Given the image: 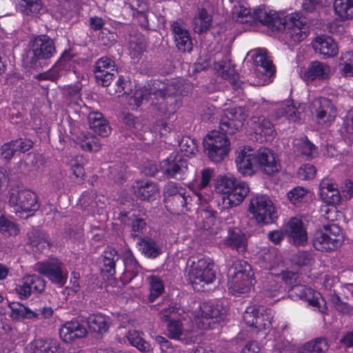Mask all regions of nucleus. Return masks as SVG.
Instances as JSON below:
<instances>
[{"mask_svg":"<svg viewBox=\"0 0 353 353\" xmlns=\"http://www.w3.org/2000/svg\"><path fill=\"white\" fill-rule=\"evenodd\" d=\"M214 266L213 261L209 257L202 256L192 261L188 274V280L194 290L199 291L197 285L203 287L214 281L216 271L214 270Z\"/></svg>","mask_w":353,"mask_h":353,"instance_id":"6","label":"nucleus"},{"mask_svg":"<svg viewBox=\"0 0 353 353\" xmlns=\"http://www.w3.org/2000/svg\"><path fill=\"white\" fill-rule=\"evenodd\" d=\"M96 194L93 190L85 191L79 199V205L84 210H92L96 206Z\"/></svg>","mask_w":353,"mask_h":353,"instance_id":"53","label":"nucleus"},{"mask_svg":"<svg viewBox=\"0 0 353 353\" xmlns=\"http://www.w3.org/2000/svg\"><path fill=\"white\" fill-rule=\"evenodd\" d=\"M179 146L181 151L187 156L194 154L197 150L194 140L189 137L183 138L180 142Z\"/></svg>","mask_w":353,"mask_h":353,"instance_id":"64","label":"nucleus"},{"mask_svg":"<svg viewBox=\"0 0 353 353\" xmlns=\"http://www.w3.org/2000/svg\"><path fill=\"white\" fill-rule=\"evenodd\" d=\"M314 260L312 254L307 251H299L294 254L291 258V262L293 265L302 268L310 266Z\"/></svg>","mask_w":353,"mask_h":353,"instance_id":"49","label":"nucleus"},{"mask_svg":"<svg viewBox=\"0 0 353 353\" xmlns=\"http://www.w3.org/2000/svg\"><path fill=\"white\" fill-rule=\"evenodd\" d=\"M90 128L102 137H107L110 130V126L106 123L101 114L99 112L90 113L88 117Z\"/></svg>","mask_w":353,"mask_h":353,"instance_id":"36","label":"nucleus"},{"mask_svg":"<svg viewBox=\"0 0 353 353\" xmlns=\"http://www.w3.org/2000/svg\"><path fill=\"white\" fill-rule=\"evenodd\" d=\"M171 30L178 50L183 52H191L193 46L192 39L189 31L183 27L181 21H173L171 23Z\"/></svg>","mask_w":353,"mask_h":353,"instance_id":"22","label":"nucleus"},{"mask_svg":"<svg viewBox=\"0 0 353 353\" xmlns=\"http://www.w3.org/2000/svg\"><path fill=\"white\" fill-rule=\"evenodd\" d=\"M20 11L26 15L37 16L44 10L41 0H20Z\"/></svg>","mask_w":353,"mask_h":353,"instance_id":"41","label":"nucleus"},{"mask_svg":"<svg viewBox=\"0 0 353 353\" xmlns=\"http://www.w3.org/2000/svg\"><path fill=\"white\" fill-rule=\"evenodd\" d=\"M34 353H63L60 343L52 338H39L32 342Z\"/></svg>","mask_w":353,"mask_h":353,"instance_id":"29","label":"nucleus"},{"mask_svg":"<svg viewBox=\"0 0 353 353\" xmlns=\"http://www.w3.org/2000/svg\"><path fill=\"white\" fill-rule=\"evenodd\" d=\"M288 233L296 245H303L307 242V232L303 228L302 221L299 219L292 218L290 220L288 225Z\"/></svg>","mask_w":353,"mask_h":353,"instance_id":"27","label":"nucleus"},{"mask_svg":"<svg viewBox=\"0 0 353 353\" xmlns=\"http://www.w3.org/2000/svg\"><path fill=\"white\" fill-rule=\"evenodd\" d=\"M249 212L258 223L268 224L277 218L272 200L265 194H256L251 198Z\"/></svg>","mask_w":353,"mask_h":353,"instance_id":"8","label":"nucleus"},{"mask_svg":"<svg viewBox=\"0 0 353 353\" xmlns=\"http://www.w3.org/2000/svg\"><path fill=\"white\" fill-rule=\"evenodd\" d=\"M9 203L25 212L34 213L39 208L37 194L29 190L12 192L10 194Z\"/></svg>","mask_w":353,"mask_h":353,"instance_id":"15","label":"nucleus"},{"mask_svg":"<svg viewBox=\"0 0 353 353\" xmlns=\"http://www.w3.org/2000/svg\"><path fill=\"white\" fill-rule=\"evenodd\" d=\"M252 150L245 148L237 152L235 163L238 171L244 176H252L254 174L256 165V154L251 153Z\"/></svg>","mask_w":353,"mask_h":353,"instance_id":"24","label":"nucleus"},{"mask_svg":"<svg viewBox=\"0 0 353 353\" xmlns=\"http://www.w3.org/2000/svg\"><path fill=\"white\" fill-rule=\"evenodd\" d=\"M256 134L264 137L265 141H270L274 139L276 134L274 125L267 119H263L259 121V125L256 128Z\"/></svg>","mask_w":353,"mask_h":353,"instance_id":"47","label":"nucleus"},{"mask_svg":"<svg viewBox=\"0 0 353 353\" xmlns=\"http://www.w3.org/2000/svg\"><path fill=\"white\" fill-rule=\"evenodd\" d=\"M132 190L137 199L150 202L156 199L159 192V187L156 182L142 179L134 181Z\"/></svg>","mask_w":353,"mask_h":353,"instance_id":"18","label":"nucleus"},{"mask_svg":"<svg viewBox=\"0 0 353 353\" xmlns=\"http://www.w3.org/2000/svg\"><path fill=\"white\" fill-rule=\"evenodd\" d=\"M11 309L10 316L14 319H19L21 318L34 319L38 318L39 314L28 307L16 303L10 304Z\"/></svg>","mask_w":353,"mask_h":353,"instance_id":"45","label":"nucleus"},{"mask_svg":"<svg viewBox=\"0 0 353 353\" xmlns=\"http://www.w3.org/2000/svg\"><path fill=\"white\" fill-rule=\"evenodd\" d=\"M168 336L174 340H181L183 335V323L180 320H172L167 325Z\"/></svg>","mask_w":353,"mask_h":353,"instance_id":"50","label":"nucleus"},{"mask_svg":"<svg viewBox=\"0 0 353 353\" xmlns=\"http://www.w3.org/2000/svg\"><path fill=\"white\" fill-rule=\"evenodd\" d=\"M256 165L267 175L272 176L279 172L281 165L273 152L267 148H261L256 154Z\"/></svg>","mask_w":353,"mask_h":353,"instance_id":"17","label":"nucleus"},{"mask_svg":"<svg viewBox=\"0 0 353 353\" xmlns=\"http://www.w3.org/2000/svg\"><path fill=\"white\" fill-rule=\"evenodd\" d=\"M281 292V285L274 278L272 277L265 285L263 293L266 297L274 298L278 296Z\"/></svg>","mask_w":353,"mask_h":353,"instance_id":"51","label":"nucleus"},{"mask_svg":"<svg viewBox=\"0 0 353 353\" xmlns=\"http://www.w3.org/2000/svg\"><path fill=\"white\" fill-rule=\"evenodd\" d=\"M143 335L142 332L130 330L125 334V337L132 346L135 347L140 352L149 353L152 350L150 344L143 339Z\"/></svg>","mask_w":353,"mask_h":353,"instance_id":"33","label":"nucleus"},{"mask_svg":"<svg viewBox=\"0 0 353 353\" xmlns=\"http://www.w3.org/2000/svg\"><path fill=\"white\" fill-rule=\"evenodd\" d=\"M316 169L312 164H304L299 168L297 172L298 177L301 180H310L314 178Z\"/></svg>","mask_w":353,"mask_h":353,"instance_id":"58","label":"nucleus"},{"mask_svg":"<svg viewBox=\"0 0 353 353\" xmlns=\"http://www.w3.org/2000/svg\"><path fill=\"white\" fill-rule=\"evenodd\" d=\"M122 265L124 269H129L139 272V265L133 254L130 251L125 252L122 256Z\"/></svg>","mask_w":353,"mask_h":353,"instance_id":"59","label":"nucleus"},{"mask_svg":"<svg viewBox=\"0 0 353 353\" xmlns=\"http://www.w3.org/2000/svg\"><path fill=\"white\" fill-rule=\"evenodd\" d=\"M259 263L263 269L272 270L277 263L274 252L271 251L265 252L259 259Z\"/></svg>","mask_w":353,"mask_h":353,"instance_id":"56","label":"nucleus"},{"mask_svg":"<svg viewBox=\"0 0 353 353\" xmlns=\"http://www.w3.org/2000/svg\"><path fill=\"white\" fill-rule=\"evenodd\" d=\"M143 3V0H130L129 6L132 10L137 11V17L139 23V25L142 28L148 29L149 26V21L148 19L147 14L143 11L138 10V8L141 7Z\"/></svg>","mask_w":353,"mask_h":353,"instance_id":"52","label":"nucleus"},{"mask_svg":"<svg viewBox=\"0 0 353 353\" xmlns=\"http://www.w3.org/2000/svg\"><path fill=\"white\" fill-rule=\"evenodd\" d=\"M277 276L278 278L281 277V280L290 288V289L300 283V274L299 272L283 270Z\"/></svg>","mask_w":353,"mask_h":353,"instance_id":"54","label":"nucleus"},{"mask_svg":"<svg viewBox=\"0 0 353 353\" xmlns=\"http://www.w3.org/2000/svg\"><path fill=\"white\" fill-rule=\"evenodd\" d=\"M331 73L330 66L319 61H311L307 68L301 73V77L305 82L314 81H324L330 78Z\"/></svg>","mask_w":353,"mask_h":353,"instance_id":"19","label":"nucleus"},{"mask_svg":"<svg viewBox=\"0 0 353 353\" xmlns=\"http://www.w3.org/2000/svg\"><path fill=\"white\" fill-rule=\"evenodd\" d=\"M255 279L251 265L244 260L233 262L229 270L228 288L234 296L249 292Z\"/></svg>","mask_w":353,"mask_h":353,"instance_id":"4","label":"nucleus"},{"mask_svg":"<svg viewBox=\"0 0 353 353\" xmlns=\"http://www.w3.org/2000/svg\"><path fill=\"white\" fill-rule=\"evenodd\" d=\"M311 112L316 122L325 127L332 125L337 117V108L332 100L323 97L312 101Z\"/></svg>","mask_w":353,"mask_h":353,"instance_id":"10","label":"nucleus"},{"mask_svg":"<svg viewBox=\"0 0 353 353\" xmlns=\"http://www.w3.org/2000/svg\"><path fill=\"white\" fill-rule=\"evenodd\" d=\"M179 308L174 305H169L168 307L161 310L159 312V318L163 322L169 323L170 321L175 320L174 318L176 316L179 312Z\"/></svg>","mask_w":353,"mask_h":353,"instance_id":"57","label":"nucleus"},{"mask_svg":"<svg viewBox=\"0 0 353 353\" xmlns=\"http://www.w3.org/2000/svg\"><path fill=\"white\" fill-rule=\"evenodd\" d=\"M39 157L34 153L28 154L21 165L23 166L27 171H31L39 167Z\"/></svg>","mask_w":353,"mask_h":353,"instance_id":"63","label":"nucleus"},{"mask_svg":"<svg viewBox=\"0 0 353 353\" xmlns=\"http://www.w3.org/2000/svg\"><path fill=\"white\" fill-rule=\"evenodd\" d=\"M137 247L145 256L150 259H155L161 253V249L157 242L149 236L139 239Z\"/></svg>","mask_w":353,"mask_h":353,"instance_id":"31","label":"nucleus"},{"mask_svg":"<svg viewBox=\"0 0 353 353\" xmlns=\"http://www.w3.org/2000/svg\"><path fill=\"white\" fill-rule=\"evenodd\" d=\"M297 108L293 101H287L280 104L276 109V114L277 117H285L289 120L295 121L300 118L296 115Z\"/></svg>","mask_w":353,"mask_h":353,"instance_id":"44","label":"nucleus"},{"mask_svg":"<svg viewBox=\"0 0 353 353\" xmlns=\"http://www.w3.org/2000/svg\"><path fill=\"white\" fill-rule=\"evenodd\" d=\"M290 296L294 299L307 301L310 305L316 307L321 313H325L327 307L320 292L312 288L298 283L289 289Z\"/></svg>","mask_w":353,"mask_h":353,"instance_id":"13","label":"nucleus"},{"mask_svg":"<svg viewBox=\"0 0 353 353\" xmlns=\"http://www.w3.org/2000/svg\"><path fill=\"white\" fill-rule=\"evenodd\" d=\"M223 244L228 248L243 254L248 248V240L245 233L239 228H229Z\"/></svg>","mask_w":353,"mask_h":353,"instance_id":"21","label":"nucleus"},{"mask_svg":"<svg viewBox=\"0 0 353 353\" xmlns=\"http://www.w3.org/2000/svg\"><path fill=\"white\" fill-rule=\"evenodd\" d=\"M245 120V116L240 107L224 111L219 121V130L211 131L203 141L205 152L210 161L219 163L228 155L230 142L227 135L239 130Z\"/></svg>","mask_w":353,"mask_h":353,"instance_id":"1","label":"nucleus"},{"mask_svg":"<svg viewBox=\"0 0 353 353\" xmlns=\"http://www.w3.org/2000/svg\"><path fill=\"white\" fill-rule=\"evenodd\" d=\"M179 88L180 83L176 80L154 79L148 86H144L140 98L148 101L153 96L157 102L152 101V104L163 115L170 116L176 112L180 105L179 97L182 94Z\"/></svg>","mask_w":353,"mask_h":353,"instance_id":"3","label":"nucleus"},{"mask_svg":"<svg viewBox=\"0 0 353 353\" xmlns=\"http://www.w3.org/2000/svg\"><path fill=\"white\" fill-rule=\"evenodd\" d=\"M212 14L204 8H198L197 12L192 19V28L197 34L206 32L212 26Z\"/></svg>","mask_w":353,"mask_h":353,"instance_id":"28","label":"nucleus"},{"mask_svg":"<svg viewBox=\"0 0 353 353\" xmlns=\"http://www.w3.org/2000/svg\"><path fill=\"white\" fill-rule=\"evenodd\" d=\"M250 191L248 185L237 179L234 187L232 188L226 197V201L224 202L229 208L239 205L248 195Z\"/></svg>","mask_w":353,"mask_h":353,"instance_id":"25","label":"nucleus"},{"mask_svg":"<svg viewBox=\"0 0 353 353\" xmlns=\"http://www.w3.org/2000/svg\"><path fill=\"white\" fill-rule=\"evenodd\" d=\"M254 63L257 67L263 69V73L265 75H272L274 73L272 61L268 58L265 50H259L252 55Z\"/></svg>","mask_w":353,"mask_h":353,"instance_id":"37","label":"nucleus"},{"mask_svg":"<svg viewBox=\"0 0 353 353\" xmlns=\"http://www.w3.org/2000/svg\"><path fill=\"white\" fill-rule=\"evenodd\" d=\"M150 280V295L148 300L153 303L159 296H160L165 290L164 285L161 279L155 275L149 277Z\"/></svg>","mask_w":353,"mask_h":353,"instance_id":"48","label":"nucleus"},{"mask_svg":"<svg viewBox=\"0 0 353 353\" xmlns=\"http://www.w3.org/2000/svg\"><path fill=\"white\" fill-rule=\"evenodd\" d=\"M29 283H30V287L32 288V292H35L38 293H41L44 291L46 288V281L41 277L38 276L37 275H27Z\"/></svg>","mask_w":353,"mask_h":353,"instance_id":"62","label":"nucleus"},{"mask_svg":"<svg viewBox=\"0 0 353 353\" xmlns=\"http://www.w3.org/2000/svg\"><path fill=\"white\" fill-rule=\"evenodd\" d=\"M161 172L168 179L184 180L188 170V161L180 154L171 153L159 164Z\"/></svg>","mask_w":353,"mask_h":353,"instance_id":"12","label":"nucleus"},{"mask_svg":"<svg viewBox=\"0 0 353 353\" xmlns=\"http://www.w3.org/2000/svg\"><path fill=\"white\" fill-rule=\"evenodd\" d=\"M37 271L52 283L63 286L67 280L68 274L63 269V265L59 262H43L37 264Z\"/></svg>","mask_w":353,"mask_h":353,"instance_id":"16","label":"nucleus"},{"mask_svg":"<svg viewBox=\"0 0 353 353\" xmlns=\"http://www.w3.org/2000/svg\"><path fill=\"white\" fill-rule=\"evenodd\" d=\"M0 232L5 235L12 236L17 235L19 232V229L16 223L4 217H1L0 218Z\"/></svg>","mask_w":353,"mask_h":353,"instance_id":"55","label":"nucleus"},{"mask_svg":"<svg viewBox=\"0 0 353 353\" xmlns=\"http://www.w3.org/2000/svg\"><path fill=\"white\" fill-rule=\"evenodd\" d=\"M333 8L341 21L353 19V0H334Z\"/></svg>","mask_w":353,"mask_h":353,"instance_id":"35","label":"nucleus"},{"mask_svg":"<svg viewBox=\"0 0 353 353\" xmlns=\"http://www.w3.org/2000/svg\"><path fill=\"white\" fill-rule=\"evenodd\" d=\"M308 190L301 186L291 189L287 194L290 203L295 207H300L307 200Z\"/></svg>","mask_w":353,"mask_h":353,"instance_id":"43","label":"nucleus"},{"mask_svg":"<svg viewBox=\"0 0 353 353\" xmlns=\"http://www.w3.org/2000/svg\"><path fill=\"white\" fill-rule=\"evenodd\" d=\"M328 349V343L324 338H316L304 343L297 350L290 353H323Z\"/></svg>","mask_w":353,"mask_h":353,"instance_id":"34","label":"nucleus"},{"mask_svg":"<svg viewBox=\"0 0 353 353\" xmlns=\"http://www.w3.org/2000/svg\"><path fill=\"white\" fill-rule=\"evenodd\" d=\"M86 334V329L77 321L67 322L59 330L61 338L68 343L83 338Z\"/></svg>","mask_w":353,"mask_h":353,"instance_id":"26","label":"nucleus"},{"mask_svg":"<svg viewBox=\"0 0 353 353\" xmlns=\"http://www.w3.org/2000/svg\"><path fill=\"white\" fill-rule=\"evenodd\" d=\"M30 245L35 248V251L43 252L50 246L47 236L40 230H33L28 234Z\"/></svg>","mask_w":353,"mask_h":353,"instance_id":"39","label":"nucleus"},{"mask_svg":"<svg viewBox=\"0 0 353 353\" xmlns=\"http://www.w3.org/2000/svg\"><path fill=\"white\" fill-rule=\"evenodd\" d=\"M296 145L298 151L306 160L314 159L318 154L317 147L310 141L307 136L301 137Z\"/></svg>","mask_w":353,"mask_h":353,"instance_id":"38","label":"nucleus"},{"mask_svg":"<svg viewBox=\"0 0 353 353\" xmlns=\"http://www.w3.org/2000/svg\"><path fill=\"white\" fill-rule=\"evenodd\" d=\"M339 67L343 77L353 78V51L342 53Z\"/></svg>","mask_w":353,"mask_h":353,"instance_id":"42","label":"nucleus"},{"mask_svg":"<svg viewBox=\"0 0 353 353\" xmlns=\"http://www.w3.org/2000/svg\"><path fill=\"white\" fill-rule=\"evenodd\" d=\"M245 324L260 331L269 328L272 325L271 319L268 314L261 312L254 306L248 307L243 314Z\"/></svg>","mask_w":353,"mask_h":353,"instance_id":"20","label":"nucleus"},{"mask_svg":"<svg viewBox=\"0 0 353 353\" xmlns=\"http://www.w3.org/2000/svg\"><path fill=\"white\" fill-rule=\"evenodd\" d=\"M110 59L108 57H102L96 62L94 76L97 83L101 86L110 85Z\"/></svg>","mask_w":353,"mask_h":353,"instance_id":"30","label":"nucleus"},{"mask_svg":"<svg viewBox=\"0 0 353 353\" xmlns=\"http://www.w3.org/2000/svg\"><path fill=\"white\" fill-rule=\"evenodd\" d=\"M163 194L165 198L172 197L173 200L179 202V205L183 210H190L192 203L201 205L205 203V199L201 192H194V194L190 195L187 192L185 188L174 181L168 182L163 188Z\"/></svg>","mask_w":353,"mask_h":353,"instance_id":"9","label":"nucleus"},{"mask_svg":"<svg viewBox=\"0 0 353 353\" xmlns=\"http://www.w3.org/2000/svg\"><path fill=\"white\" fill-rule=\"evenodd\" d=\"M237 179L232 176L223 175L217 178L215 184V190L221 193L223 203L226 201V197L232 188L234 187Z\"/></svg>","mask_w":353,"mask_h":353,"instance_id":"40","label":"nucleus"},{"mask_svg":"<svg viewBox=\"0 0 353 353\" xmlns=\"http://www.w3.org/2000/svg\"><path fill=\"white\" fill-rule=\"evenodd\" d=\"M29 46L26 62L33 68L41 67V61L50 59L56 52L54 41L46 35L32 38Z\"/></svg>","mask_w":353,"mask_h":353,"instance_id":"5","label":"nucleus"},{"mask_svg":"<svg viewBox=\"0 0 353 353\" xmlns=\"http://www.w3.org/2000/svg\"><path fill=\"white\" fill-rule=\"evenodd\" d=\"M114 219L130 228V236L133 239L143 238L147 231L148 223L144 215L130 212H120L118 214L114 213Z\"/></svg>","mask_w":353,"mask_h":353,"instance_id":"14","label":"nucleus"},{"mask_svg":"<svg viewBox=\"0 0 353 353\" xmlns=\"http://www.w3.org/2000/svg\"><path fill=\"white\" fill-rule=\"evenodd\" d=\"M321 199L327 205H335L341 202V194L338 190L332 192H320Z\"/></svg>","mask_w":353,"mask_h":353,"instance_id":"61","label":"nucleus"},{"mask_svg":"<svg viewBox=\"0 0 353 353\" xmlns=\"http://www.w3.org/2000/svg\"><path fill=\"white\" fill-rule=\"evenodd\" d=\"M87 323L89 329L94 332L101 333L107 332L108 330L106 317L101 314L90 316Z\"/></svg>","mask_w":353,"mask_h":353,"instance_id":"46","label":"nucleus"},{"mask_svg":"<svg viewBox=\"0 0 353 353\" xmlns=\"http://www.w3.org/2000/svg\"><path fill=\"white\" fill-rule=\"evenodd\" d=\"M115 92L118 93V97L125 94H129L132 91L130 88V81L126 79L123 76H120L116 82Z\"/></svg>","mask_w":353,"mask_h":353,"instance_id":"60","label":"nucleus"},{"mask_svg":"<svg viewBox=\"0 0 353 353\" xmlns=\"http://www.w3.org/2000/svg\"><path fill=\"white\" fill-rule=\"evenodd\" d=\"M214 170L210 168H205L201 170L199 175L196 176L188 187L194 192H199L200 190L208 188L211 182Z\"/></svg>","mask_w":353,"mask_h":353,"instance_id":"32","label":"nucleus"},{"mask_svg":"<svg viewBox=\"0 0 353 353\" xmlns=\"http://www.w3.org/2000/svg\"><path fill=\"white\" fill-rule=\"evenodd\" d=\"M201 316L199 327L203 330H212L223 321L225 310L221 304L212 301L203 302L200 305Z\"/></svg>","mask_w":353,"mask_h":353,"instance_id":"11","label":"nucleus"},{"mask_svg":"<svg viewBox=\"0 0 353 353\" xmlns=\"http://www.w3.org/2000/svg\"><path fill=\"white\" fill-rule=\"evenodd\" d=\"M343 241L341 229L336 224L323 225L312 238L314 248L321 252H330L341 246Z\"/></svg>","mask_w":353,"mask_h":353,"instance_id":"7","label":"nucleus"},{"mask_svg":"<svg viewBox=\"0 0 353 353\" xmlns=\"http://www.w3.org/2000/svg\"><path fill=\"white\" fill-rule=\"evenodd\" d=\"M252 17L256 23L267 26L273 32L286 30L287 36L294 43L302 41L307 36V19L299 12L291 13L283 19L276 12L259 7L253 10Z\"/></svg>","mask_w":353,"mask_h":353,"instance_id":"2","label":"nucleus"},{"mask_svg":"<svg viewBox=\"0 0 353 353\" xmlns=\"http://www.w3.org/2000/svg\"><path fill=\"white\" fill-rule=\"evenodd\" d=\"M313 48L323 59L332 58L339 53L338 44L335 40L327 35H321L315 38L312 42Z\"/></svg>","mask_w":353,"mask_h":353,"instance_id":"23","label":"nucleus"}]
</instances>
